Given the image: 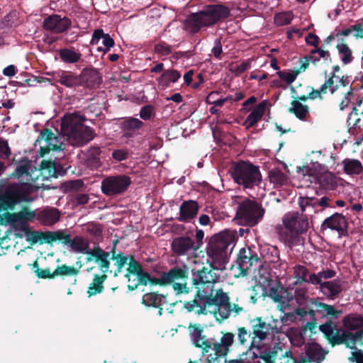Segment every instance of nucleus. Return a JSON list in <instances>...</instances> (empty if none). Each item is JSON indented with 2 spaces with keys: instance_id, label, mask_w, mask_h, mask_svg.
Returning a JSON list of instances; mask_svg holds the SVG:
<instances>
[{
  "instance_id": "1",
  "label": "nucleus",
  "mask_w": 363,
  "mask_h": 363,
  "mask_svg": "<svg viewBox=\"0 0 363 363\" xmlns=\"http://www.w3.org/2000/svg\"><path fill=\"white\" fill-rule=\"evenodd\" d=\"M189 333L194 345L203 350V353H207L213 345V353H211L206 358V363H219L221 357H225L230 351L234 342V335L232 333H223L219 342L213 344L203 335V328L200 325L190 324Z\"/></svg>"
},
{
  "instance_id": "2",
  "label": "nucleus",
  "mask_w": 363,
  "mask_h": 363,
  "mask_svg": "<svg viewBox=\"0 0 363 363\" xmlns=\"http://www.w3.org/2000/svg\"><path fill=\"white\" fill-rule=\"evenodd\" d=\"M85 116L74 112L64 116L61 124V133L74 146H82L94 138V130L83 124Z\"/></svg>"
},
{
  "instance_id": "3",
  "label": "nucleus",
  "mask_w": 363,
  "mask_h": 363,
  "mask_svg": "<svg viewBox=\"0 0 363 363\" xmlns=\"http://www.w3.org/2000/svg\"><path fill=\"white\" fill-rule=\"evenodd\" d=\"M230 16V9L223 4H211L203 10L190 14L185 21V28L191 33H198L202 28L215 25Z\"/></svg>"
},
{
  "instance_id": "4",
  "label": "nucleus",
  "mask_w": 363,
  "mask_h": 363,
  "mask_svg": "<svg viewBox=\"0 0 363 363\" xmlns=\"http://www.w3.org/2000/svg\"><path fill=\"white\" fill-rule=\"evenodd\" d=\"M237 238L234 230H226L212 237L206 247L208 262L211 267L213 264L224 263L229 252L233 250Z\"/></svg>"
},
{
  "instance_id": "5",
  "label": "nucleus",
  "mask_w": 363,
  "mask_h": 363,
  "mask_svg": "<svg viewBox=\"0 0 363 363\" xmlns=\"http://www.w3.org/2000/svg\"><path fill=\"white\" fill-rule=\"evenodd\" d=\"M282 223L287 230L283 239L291 248L302 245L303 238L301 235L306 233L309 228V222L306 216L297 212H290L284 215Z\"/></svg>"
},
{
  "instance_id": "6",
  "label": "nucleus",
  "mask_w": 363,
  "mask_h": 363,
  "mask_svg": "<svg viewBox=\"0 0 363 363\" xmlns=\"http://www.w3.org/2000/svg\"><path fill=\"white\" fill-rule=\"evenodd\" d=\"M203 294L197 292L194 300L185 302L184 308L189 312L194 311L197 314L211 313V308L229 302V297L222 289L216 291L213 294V289L209 291L203 289Z\"/></svg>"
},
{
  "instance_id": "7",
  "label": "nucleus",
  "mask_w": 363,
  "mask_h": 363,
  "mask_svg": "<svg viewBox=\"0 0 363 363\" xmlns=\"http://www.w3.org/2000/svg\"><path fill=\"white\" fill-rule=\"evenodd\" d=\"M264 213L265 210L257 201L245 198L238 202L235 219L240 225L253 227L262 220Z\"/></svg>"
},
{
  "instance_id": "8",
  "label": "nucleus",
  "mask_w": 363,
  "mask_h": 363,
  "mask_svg": "<svg viewBox=\"0 0 363 363\" xmlns=\"http://www.w3.org/2000/svg\"><path fill=\"white\" fill-rule=\"evenodd\" d=\"M231 175L235 183L244 188H252L262 181L259 167L249 162L239 161L231 169Z\"/></svg>"
},
{
  "instance_id": "9",
  "label": "nucleus",
  "mask_w": 363,
  "mask_h": 363,
  "mask_svg": "<svg viewBox=\"0 0 363 363\" xmlns=\"http://www.w3.org/2000/svg\"><path fill=\"white\" fill-rule=\"evenodd\" d=\"M188 279L189 267L186 265L176 266L167 272H162L157 282L160 283V285H171L177 294H186L190 291L187 284Z\"/></svg>"
},
{
  "instance_id": "10",
  "label": "nucleus",
  "mask_w": 363,
  "mask_h": 363,
  "mask_svg": "<svg viewBox=\"0 0 363 363\" xmlns=\"http://www.w3.org/2000/svg\"><path fill=\"white\" fill-rule=\"evenodd\" d=\"M33 191V186L28 182L9 184L3 193L0 192V210L13 208L17 203L27 201Z\"/></svg>"
},
{
  "instance_id": "11",
  "label": "nucleus",
  "mask_w": 363,
  "mask_h": 363,
  "mask_svg": "<svg viewBox=\"0 0 363 363\" xmlns=\"http://www.w3.org/2000/svg\"><path fill=\"white\" fill-rule=\"evenodd\" d=\"M130 184V178L125 174L107 177L101 182V191L108 196L118 195L125 191Z\"/></svg>"
},
{
  "instance_id": "12",
  "label": "nucleus",
  "mask_w": 363,
  "mask_h": 363,
  "mask_svg": "<svg viewBox=\"0 0 363 363\" xmlns=\"http://www.w3.org/2000/svg\"><path fill=\"white\" fill-rule=\"evenodd\" d=\"M117 241L115 242L114 246L111 250V259L113 261V265L116 267L114 272V276H118V274L123 271V269L127 266L126 273L125 277L128 279V281H130L131 272L135 271L138 267V261L135 259V257L132 255H124L122 252L116 253L115 251L116 245Z\"/></svg>"
},
{
  "instance_id": "13",
  "label": "nucleus",
  "mask_w": 363,
  "mask_h": 363,
  "mask_svg": "<svg viewBox=\"0 0 363 363\" xmlns=\"http://www.w3.org/2000/svg\"><path fill=\"white\" fill-rule=\"evenodd\" d=\"M284 347V344L279 342L268 352H263L260 347H257V351H252L250 357L252 359H262L264 363H276L277 358L279 359L281 358L286 359L285 363L289 362L293 359L292 353L290 350H286L283 352Z\"/></svg>"
},
{
  "instance_id": "14",
  "label": "nucleus",
  "mask_w": 363,
  "mask_h": 363,
  "mask_svg": "<svg viewBox=\"0 0 363 363\" xmlns=\"http://www.w3.org/2000/svg\"><path fill=\"white\" fill-rule=\"evenodd\" d=\"M192 275V284L199 289L198 291L203 289V286H199L213 289V284L218 283L220 279L219 270L216 268L203 267L201 270L193 272Z\"/></svg>"
},
{
  "instance_id": "15",
  "label": "nucleus",
  "mask_w": 363,
  "mask_h": 363,
  "mask_svg": "<svg viewBox=\"0 0 363 363\" xmlns=\"http://www.w3.org/2000/svg\"><path fill=\"white\" fill-rule=\"evenodd\" d=\"M63 137L55 135L49 129L43 130L36 140L40 146V155L43 156L50 150H63Z\"/></svg>"
},
{
  "instance_id": "16",
  "label": "nucleus",
  "mask_w": 363,
  "mask_h": 363,
  "mask_svg": "<svg viewBox=\"0 0 363 363\" xmlns=\"http://www.w3.org/2000/svg\"><path fill=\"white\" fill-rule=\"evenodd\" d=\"M252 328L254 337L247 352L250 356L252 354V351H257V347H259L255 345L256 338L259 341H262L267 338L268 335L274 334L278 332L277 328H274L269 323H265L261 318H257L252 320Z\"/></svg>"
},
{
  "instance_id": "17",
  "label": "nucleus",
  "mask_w": 363,
  "mask_h": 363,
  "mask_svg": "<svg viewBox=\"0 0 363 363\" xmlns=\"http://www.w3.org/2000/svg\"><path fill=\"white\" fill-rule=\"evenodd\" d=\"M194 240L189 236H179L174 238L171 242V250L177 256H189L196 252Z\"/></svg>"
},
{
  "instance_id": "18",
  "label": "nucleus",
  "mask_w": 363,
  "mask_h": 363,
  "mask_svg": "<svg viewBox=\"0 0 363 363\" xmlns=\"http://www.w3.org/2000/svg\"><path fill=\"white\" fill-rule=\"evenodd\" d=\"M109 256V252L104 251L99 245H95L91 249L89 252L86 254V262H94L97 264L101 272L106 273L110 268Z\"/></svg>"
},
{
  "instance_id": "19",
  "label": "nucleus",
  "mask_w": 363,
  "mask_h": 363,
  "mask_svg": "<svg viewBox=\"0 0 363 363\" xmlns=\"http://www.w3.org/2000/svg\"><path fill=\"white\" fill-rule=\"evenodd\" d=\"M71 20L68 18H61L58 15L50 16L44 20L43 27L45 30L55 33H60L71 26Z\"/></svg>"
},
{
  "instance_id": "20",
  "label": "nucleus",
  "mask_w": 363,
  "mask_h": 363,
  "mask_svg": "<svg viewBox=\"0 0 363 363\" xmlns=\"http://www.w3.org/2000/svg\"><path fill=\"white\" fill-rule=\"evenodd\" d=\"M347 226V222L345 218L342 214L335 213L325 219L321 224L320 230L323 231L327 228H330L337 231L340 235H343L346 232Z\"/></svg>"
},
{
  "instance_id": "21",
  "label": "nucleus",
  "mask_w": 363,
  "mask_h": 363,
  "mask_svg": "<svg viewBox=\"0 0 363 363\" xmlns=\"http://www.w3.org/2000/svg\"><path fill=\"white\" fill-rule=\"evenodd\" d=\"M310 303L315 306V312L319 313L322 317L327 318L330 320H336L342 313L341 310H337L334 306L320 302L315 298H311Z\"/></svg>"
},
{
  "instance_id": "22",
  "label": "nucleus",
  "mask_w": 363,
  "mask_h": 363,
  "mask_svg": "<svg viewBox=\"0 0 363 363\" xmlns=\"http://www.w3.org/2000/svg\"><path fill=\"white\" fill-rule=\"evenodd\" d=\"M320 291L328 298L335 299L343 290V281L340 279L325 281L319 284Z\"/></svg>"
},
{
  "instance_id": "23",
  "label": "nucleus",
  "mask_w": 363,
  "mask_h": 363,
  "mask_svg": "<svg viewBox=\"0 0 363 363\" xmlns=\"http://www.w3.org/2000/svg\"><path fill=\"white\" fill-rule=\"evenodd\" d=\"M319 330L333 344H342L344 340L340 337L341 330L332 320H328L320 325Z\"/></svg>"
},
{
  "instance_id": "24",
  "label": "nucleus",
  "mask_w": 363,
  "mask_h": 363,
  "mask_svg": "<svg viewBox=\"0 0 363 363\" xmlns=\"http://www.w3.org/2000/svg\"><path fill=\"white\" fill-rule=\"evenodd\" d=\"M199 206L196 201L189 200L184 201L179 208V216L178 220L182 222H187L196 217L198 213Z\"/></svg>"
},
{
  "instance_id": "25",
  "label": "nucleus",
  "mask_w": 363,
  "mask_h": 363,
  "mask_svg": "<svg viewBox=\"0 0 363 363\" xmlns=\"http://www.w3.org/2000/svg\"><path fill=\"white\" fill-rule=\"evenodd\" d=\"M35 213L31 211H22L16 213L9 215V220L15 228L28 230V225L26 221L32 220Z\"/></svg>"
},
{
  "instance_id": "26",
  "label": "nucleus",
  "mask_w": 363,
  "mask_h": 363,
  "mask_svg": "<svg viewBox=\"0 0 363 363\" xmlns=\"http://www.w3.org/2000/svg\"><path fill=\"white\" fill-rule=\"evenodd\" d=\"M80 86L86 87H94L98 86L101 82V77L99 73L94 69H84L80 74H79Z\"/></svg>"
},
{
  "instance_id": "27",
  "label": "nucleus",
  "mask_w": 363,
  "mask_h": 363,
  "mask_svg": "<svg viewBox=\"0 0 363 363\" xmlns=\"http://www.w3.org/2000/svg\"><path fill=\"white\" fill-rule=\"evenodd\" d=\"M259 260L257 255H252L250 249L242 248L240 250L238 258L237 264L240 269L245 273L252 266L254 262H257Z\"/></svg>"
},
{
  "instance_id": "28",
  "label": "nucleus",
  "mask_w": 363,
  "mask_h": 363,
  "mask_svg": "<svg viewBox=\"0 0 363 363\" xmlns=\"http://www.w3.org/2000/svg\"><path fill=\"white\" fill-rule=\"evenodd\" d=\"M347 79V78L344 76L339 77L334 73H330L328 78L320 86V87L325 94L328 91L331 94H333L338 89L339 84L342 86H345L348 84Z\"/></svg>"
},
{
  "instance_id": "29",
  "label": "nucleus",
  "mask_w": 363,
  "mask_h": 363,
  "mask_svg": "<svg viewBox=\"0 0 363 363\" xmlns=\"http://www.w3.org/2000/svg\"><path fill=\"white\" fill-rule=\"evenodd\" d=\"M53 79L62 85L72 88L80 86L79 75L65 71H60L53 74Z\"/></svg>"
},
{
  "instance_id": "30",
  "label": "nucleus",
  "mask_w": 363,
  "mask_h": 363,
  "mask_svg": "<svg viewBox=\"0 0 363 363\" xmlns=\"http://www.w3.org/2000/svg\"><path fill=\"white\" fill-rule=\"evenodd\" d=\"M305 353L309 362L316 363L321 362L327 354L320 345L315 342L306 344L305 345Z\"/></svg>"
},
{
  "instance_id": "31",
  "label": "nucleus",
  "mask_w": 363,
  "mask_h": 363,
  "mask_svg": "<svg viewBox=\"0 0 363 363\" xmlns=\"http://www.w3.org/2000/svg\"><path fill=\"white\" fill-rule=\"evenodd\" d=\"M288 111L294 114L298 120L306 121L310 117V108L308 105L302 104L297 99L292 100Z\"/></svg>"
},
{
  "instance_id": "32",
  "label": "nucleus",
  "mask_w": 363,
  "mask_h": 363,
  "mask_svg": "<svg viewBox=\"0 0 363 363\" xmlns=\"http://www.w3.org/2000/svg\"><path fill=\"white\" fill-rule=\"evenodd\" d=\"M106 273L101 274H94L91 281L89 283L87 288L86 294L89 297L96 296L101 294L104 290V284L107 279Z\"/></svg>"
},
{
  "instance_id": "33",
  "label": "nucleus",
  "mask_w": 363,
  "mask_h": 363,
  "mask_svg": "<svg viewBox=\"0 0 363 363\" xmlns=\"http://www.w3.org/2000/svg\"><path fill=\"white\" fill-rule=\"evenodd\" d=\"M89 240L81 235H76L73 238H70L68 246L75 253L86 255L91 248L89 247Z\"/></svg>"
},
{
  "instance_id": "34",
  "label": "nucleus",
  "mask_w": 363,
  "mask_h": 363,
  "mask_svg": "<svg viewBox=\"0 0 363 363\" xmlns=\"http://www.w3.org/2000/svg\"><path fill=\"white\" fill-rule=\"evenodd\" d=\"M269 296L278 303V308L280 311H284L289 306L290 298L288 296L287 291L283 289H270Z\"/></svg>"
},
{
  "instance_id": "35",
  "label": "nucleus",
  "mask_w": 363,
  "mask_h": 363,
  "mask_svg": "<svg viewBox=\"0 0 363 363\" xmlns=\"http://www.w3.org/2000/svg\"><path fill=\"white\" fill-rule=\"evenodd\" d=\"M132 274L137 276L138 283L134 286L128 285V288L131 290H134L140 284L147 285L148 283H151L152 284H160V283L156 282L158 281V278H152L148 272H144L143 267L139 262L138 267H137L136 269L131 272V275Z\"/></svg>"
},
{
  "instance_id": "36",
  "label": "nucleus",
  "mask_w": 363,
  "mask_h": 363,
  "mask_svg": "<svg viewBox=\"0 0 363 363\" xmlns=\"http://www.w3.org/2000/svg\"><path fill=\"white\" fill-rule=\"evenodd\" d=\"M266 110V102L262 101L259 103L252 111L247 116L243 125L246 128H250L258 123L262 118Z\"/></svg>"
},
{
  "instance_id": "37",
  "label": "nucleus",
  "mask_w": 363,
  "mask_h": 363,
  "mask_svg": "<svg viewBox=\"0 0 363 363\" xmlns=\"http://www.w3.org/2000/svg\"><path fill=\"white\" fill-rule=\"evenodd\" d=\"M101 39H102V43L105 47L104 50V52H108L110 48L114 45L113 39L109 34H105L101 29L94 30L92 35L91 43L92 45H97Z\"/></svg>"
},
{
  "instance_id": "38",
  "label": "nucleus",
  "mask_w": 363,
  "mask_h": 363,
  "mask_svg": "<svg viewBox=\"0 0 363 363\" xmlns=\"http://www.w3.org/2000/svg\"><path fill=\"white\" fill-rule=\"evenodd\" d=\"M60 216V211L55 208H45L38 214L41 222L46 225L55 224L59 220Z\"/></svg>"
},
{
  "instance_id": "39",
  "label": "nucleus",
  "mask_w": 363,
  "mask_h": 363,
  "mask_svg": "<svg viewBox=\"0 0 363 363\" xmlns=\"http://www.w3.org/2000/svg\"><path fill=\"white\" fill-rule=\"evenodd\" d=\"M342 164L344 172L348 175H357L363 170L362 162L356 159L346 158L342 160Z\"/></svg>"
},
{
  "instance_id": "40",
  "label": "nucleus",
  "mask_w": 363,
  "mask_h": 363,
  "mask_svg": "<svg viewBox=\"0 0 363 363\" xmlns=\"http://www.w3.org/2000/svg\"><path fill=\"white\" fill-rule=\"evenodd\" d=\"M342 323L345 329L348 330H363V318L361 315H348L344 318Z\"/></svg>"
},
{
  "instance_id": "41",
  "label": "nucleus",
  "mask_w": 363,
  "mask_h": 363,
  "mask_svg": "<svg viewBox=\"0 0 363 363\" xmlns=\"http://www.w3.org/2000/svg\"><path fill=\"white\" fill-rule=\"evenodd\" d=\"M349 124L354 126L363 127V102H357V106H354L348 117Z\"/></svg>"
},
{
  "instance_id": "42",
  "label": "nucleus",
  "mask_w": 363,
  "mask_h": 363,
  "mask_svg": "<svg viewBox=\"0 0 363 363\" xmlns=\"http://www.w3.org/2000/svg\"><path fill=\"white\" fill-rule=\"evenodd\" d=\"M335 275V271L330 269H326L318 272L317 274H311L309 275V281L310 283L313 285H319L324 283V281H323V279H329L333 278Z\"/></svg>"
},
{
  "instance_id": "43",
  "label": "nucleus",
  "mask_w": 363,
  "mask_h": 363,
  "mask_svg": "<svg viewBox=\"0 0 363 363\" xmlns=\"http://www.w3.org/2000/svg\"><path fill=\"white\" fill-rule=\"evenodd\" d=\"M336 48L340 56L341 61L344 65H347L353 60L354 57H352V50L342 39L338 40Z\"/></svg>"
},
{
  "instance_id": "44",
  "label": "nucleus",
  "mask_w": 363,
  "mask_h": 363,
  "mask_svg": "<svg viewBox=\"0 0 363 363\" xmlns=\"http://www.w3.org/2000/svg\"><path fill=\"white\" fill-rule=\"evenodd\" d=\"M59 164L55 161L43 160L40 164L41 173L44 177H57Z\"/></svg>"
},
{
  "instance_id": "45",
  "label": "nucleus",
  "mask_w": 363,
  "mask_h": 363,
  "mask_svg": "<svg viewBox=\"0 0 363 363\" xmlns=\"http://www.w3.org/2000/svg\"><path fill=\"white\" fill-rule=\"evenodd\" d=\"M211 311L212 312L211 313H213L218 320L222 321L230 316L231 313V305L230 302H228L212 307Z\"/></svg>"
},
{
  "instance_id": "46",
  "label": "nucleus",
  "mask_w": 363,
  "mask_h": 363,
  "mask_svg": "<svg viewBox=\"0 0 363 363\" xmlns=\"http://www.w3.org/2000/svg\"><path fill=\"white\" fill-rule=\"evenodd\" d=\"M181 77V74L175 69L165 70L159 78V84L163 86H168L170 83L176 82Z\"/></svg>"
},
{
  "instance_id": "47",
  "label": "nucleus",
  "mask_w": 363,
  "mask_h": 363,
  "mask_svg": "<svg viewBox=\"0 0 363 363\" xmlns=\"http://www.w3.org/2000/svg\"><path fill=\"white\" fill-rule=\"evenodd\" d=\"M269 182L276 186H283L287 182V176L277 168H273L269 171Z\"/></svg>"
},
{
  "instance_id": "48",
  "label": "nucleus",
  "mask_w": 363,
  "mask_h": 363,
  "mask_svg": "<svg viewBox=\"0 0 363 363\" xmlns=\"http://www.w3.org/2000/svg\"><path fill=\"white\" fill-rule=\"evenodd\" d=\"M59 55L62 61L66 63H75L81 57V54L74 49H62L59 51Z\"/></svg>"
},
{
  "instance_id": "49",
  "label": "nucleus",
  "mask_w": 363,
  "mask_h": 363,
  "mask_svg": "<svg viewBox=\"0 0 363 363\" xmlns=\"http://www.w3.org/2000/svg\"><path fill=\"white\" fill-rule=\"evenodd\" d=\"M164 298V296L158 294L148 293L143 296V303L147 306L160 307Z\"/></svg>"
},
{
  "instance_id": "50",
  "label": "nucleus",
  "mask_w": 363,
  "mask_h": 363,
  "mask_svg": "<svg viewBox=\"0 0 363 363\" xmlns=\"http://www.w3.org/2000/svg\"><path fill=\"white\" fill-rule=\"evenodd\" d=\"M294 274L296 279V283H310L308 269L303 265L296 264L294 267Z\"/></svg>"
},
{
  "instance_id": "51",
  "label": "nucleus",
  "mask_w": 363,
  "mask_h": 363,
  "mask_svg": "<svg viewBox=\"0 0 363 363\" xmlns=\"http://www.w3.org/2000/svg\"><path fill=\"white\" fill-rule=\"evenodd\" d=\"M306 330L292 329L289 333V338L291 343L295 347H301L304 344V333Z\"/></svg>"
},
{
  "instance_id": "52",
  "label": "nucleus",
  "mask_w": 363,
  "mask_h": 363,
  "mask_svg": "<svg viewBox=\"0 0 363 363\" xmlns=\"http://www.w3.org/2000/svg\"><path fill=\"white\" fill-rule=\"evenodd\" d=\"M79 273V270L75 268L73 266H67L66 264H62L60 266H57V267L52 272V275H54V278L57 276H77Z\"/></svg>"
},
{
  "instance_id": "53",
  "label": "nucleus",
  "mask_w": 363,
  "mask_h": 363,
  "mask_svg": "<svg viewBox=\"0 0 363 363\" xmlns=\"http://www.w3.org/2000/svg\"><path fill=\"white\" fill-rule=\"evenodd\" d=\"M363 335V330L356 332L354 334L346 332H341L340 337H342L344 341L342 343L346 344L347 347L355 350V342L362 337Z\"/></svg>"
},
{
  "instance_id": "54",
  "label": "nucleus",
  "mask_w": 363,
  "mask_h": 363,
  "mask_svg": "<svg viewBox=\"0 0 363 363\" xmlns=\"http://www.w3.org/2000/svg\"><path fill=\"white\" fill-rule=\"evenodd\" d=\"M319 185L323 189H333L335 184L334 176L330 172H325L317 177Z\"/></svg>"
},
{
  "instance_id": "55",
  "label": "nucleus",
  "mask_w": 363,
  "mask_h": 363,
  "mask_svg": "<svg viewBox=\"0 0 363 363\" xmlns=\"http://www.w3.org/2000/svg\"><path fill=\"white\" fill-rule=\"evenodd\" d=\"M143 122L136 118L129 117L123 121L121 124L122 130H131L135 132L143 127Z\"/></svg>"
},
{
  "instance_id": "56",
  "label": "nucleus",
  "mask_w": 363,
  "mask_h": 363,
  "mask_svg": "<svg viewBox=\"0 0 363 363\" xmlns=\"http://www.w3.org/2000/svg\"><path fill=\"white\" fill-rule=\"evenodd\" d=\"M294 18L291 11H283L276 13L274 16V23L277 26L289 25Z\"/></svg>"
},
{
  "instance_id": "57",
  "label": "nucleus",
  "mask_w": 363,
  "mask_h": 363,
  "mask_svg": "<svg viewBox=\"0 0 363 363\" xmlns=\"http://www.w3.org/2000/svg\"><path fill=\"white\" fill-rule=\"evenodd\" d=\"M31 164L29 161H22L17 167L13 175L16 177H21L24 175L30 177L29 171Z\"/></svg>"
},
{
  "instance_id": "58",
  "label": "nucleus",
  "mask_w": 363,
  "mask_h": 363,
  "mask_svg": "<svg viewBox=\"0 0 363 363\" xmlns=\"http://www.w3.org/2000/svg\"><path fill=\"white\" fill-rule=\"evenodd\" d=\"M218 92H211L210 93L207 98H206V102L209 104H213L215 106H222L223 104L226 102H229L230 104L233 103V96H228L225 98L218 99L216 100H212V98H213L216 95H218Z\"/></svg>"
},
{
  "instance_id": "59",
  "label": "nucleus",
  "mask_w": 363,
  "mask_h": 363,
  "mask_svg": "<svg viewBox=\"0 0 363 363\" xmlns=\"http://www.w3.org/2000/svg\"><path fill=\"white\" fill-rule=\"evenodd\" d=\"M33 269L35 274L39 278L54 279V275H52V272H51L49 269H40L37 261H35L33 264Z\"/></svg>"
},
{
  "instance_id": "60",
  "label": "nucleus",
  "mask_w": 363,
  "mask_h": 363,
  "mask_svg": "<svg viewBox=\"0 0 363 363\" xmlns=\"http://www.w3.org/2000/svg\"><path fill=\"white\" fill-rule=\"evenodd\" d=\"M298 205L302 212L314 209V198L299 197Z\"/></svg>"
},
{
  "instance_id": "61",
  "label": "nucleus",
  "mask_w": 363,
  "mask_h": 363,
  "mask_svg": "<svg viewBox=\"0 0 363 363\" xmlns=\"http://www.w3.org/2000/svg\"><path fill=\"white\" fill-rule=\"evenodd\" d=\"M299 74V72L293 71V72H284L279 71L277 72V75L279 77L283 80H284L287 84H290L295 81L297 75Z\"/></svg>"
},
{
  "instance_id": "62",
  "label": "nucleus",
  "mask_w": 363,
  "mask_h": 363,
  "mask_svg": "<svg viewBox=\"0 0 363 363\" xmlns=\"http://www.w3.org/2000/svg\"><path fill=\"white\" fill-rule=\"evenodd\" d=\"M21 230L24 233L27 241L31 243H36L38 241H40L43 239V233L30 231L28 228V230Z\"/></svg>"
},
{
  "instance_id": "63",
  "label": "nucleus",
  "mask_w": 363,
  "mask_h": 363,
  "mask_svg": "<svg viewBox=\"0 0 363 363\" xmlns=\"http://www.w3.org/2000/svg\"><path fill=\"white\" fill-rule=\"evenodd\" d=\"M154 108L150 105L143 106L140 111V117L144 121H149L154 116Z\"/></svg>"
},
{
  "instance_id": "64",
  "label": "nucleus",
  "mask_w": 363,
  "mask_h": 363,
  "mask_svg": "<svg viewBox=\"0 0 363 363\" xmlns=\"http://www.w3.org/2000/svg\"><path fill=\"white\" fill-rule=\"evenodd\" d=\"M348 360L354 363H363V350L355 347V350L351 352Z\"/></svg>"
}]
</instances>
